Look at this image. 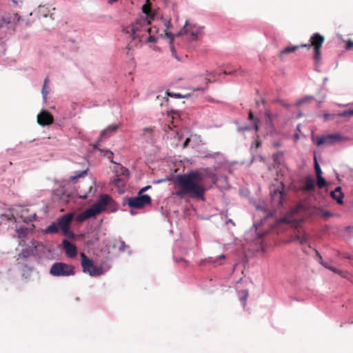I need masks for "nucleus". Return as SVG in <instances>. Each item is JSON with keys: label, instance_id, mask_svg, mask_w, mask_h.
Wrapping results in <instances>:
<instances>
[{"label": "nucleus", "instance_id": "f257e3e1", "mask_svg": "<svg viewBox=\"0 0 353 353\" xmlns=\"http://www.w3.org/2000/svg\"><path fill=\"white\" fill-rule=\"evenodd\" d=\"M205 175L200 170H193L188 173L177 175L174 184L180 189L176 192L177 196L190 195L192 198L203 199L205 192L204 179Z\"/></svg>", "mask_w": 353, "mask_h": 353}, {"label": "nucleus", "instance_id": "f03ea898", "mask_svg": "<svg viewBox=\"0 0 353 353\" xmlns=\"http://www.w3.org/2000/svg\"><path fill=\"white\" fill-rule=\"evenodd\" d=\"M309 214V201L306 197L297 203L286 215L285 219L292 223L296 228V237L299 244L302 246L303 252L307 253V248L309 247L307 233L302 229L300 223Z\"/></svg>", "mask_w": 353, "mask_h": 353}, {"label": "nucleus", "instance_id": "7ed1b4c3", "mask_svg": "<svg viewBox=\"0 0 353 353\" xmlns=\"http://www.w3.org/2000/svg\"><path fill=\"white\" fill-rule=\"evenodd\" d=\"M150 21L145 17L137 19L134 23L123 28L126 34H130L132 39L143 37L148 32Z\"/></svg>", "mask_w": 353, "mask_h": 353}, {"label": "nucleus", "instance_id": "20e7f679", "mask_svg": "<svg viewBox=\"0 0 353 353\" xmlns=\"http://www.w3.org/2000/svg\"><path fill=\"white\" fill-rule=\"evenodd\" d=\"M49 273L53 276H69L74 274V268L63 262L54 263L50 268Z\"/></svg>", "mask_w": 353, "mask_h": 353}, {"label": "nucleus", "instance_id": "39448f33", "mask_svg": "<svg viewBox=\"0 0 353 353\" xmlns=\"http://www.w3.org/2000/svg\"><path fill=\"white\" fill-rule=\"evenodd\" d=\"M80 256L81 265L84 273L88 274L92 276H97L103 274L102 268L95 265L94 262L90 259L84 253H81Z\"/></svg>", "mask_w": 353, "mask_h": 353}, {"label": "nucleus", "instance_id": "423d86ee", "mask_svg": "<svg viewBox=\"0 0 353 353\" xmlns=\"http://www.w3.org/2000/svg\"><path fill=\"white\" fill-rule=\"evenodd\" d=\"M325 41V37L319 33H314L310 37V48L313 50V59L316 63L321 61V48Z\"/></svg>", "mask_w": 353, "mask_h": 353}, {"label": "nucleus", "instance_id": "0eeeda50", "mask_svg": "<svg viewBox=\"0 0 353 353\" xmlns=\"http://www.w3.org/2000/svg\"><path fill=\"white\" fill-rule=\"evenodd\" d=\"M342 139L338 133L323 134L320 137H312L313 142L317 145H330L340 141Z\"/></svg>", "mask_w": 353, "mask_h": 353}, {"label": "nucleus", "instance_id": "6e6552de", "mask_svg": "<svg viewBox=\"0 0 353 353\" xmlns=\"http://www.w3.org/2000/svg\"><path fill=\"white\" fill-rule=\"evenodd\" d=\"M151 197L148 194H139L134 197H130L127 200L129 207L135 209L143 208L146 205L151 203Z\"/></svg>", "mask_w": 353, "mask_h": 353}, {"label": "nucleus", "instance_id": "1a4fd4ad", "mask_svg": "<svg viewBox=\"0 0 353 353\" xmlns=\"http://www.w3.org/2000/svg\"><path fill=\"white\" fill-rule=\"evenodd\" d=\"M276 180L279 181L281 189H280V188H272L270 190V196L273 204L276 207H279L283 205V201L284 199V181L279 176L276 179Z\"/></svg>", "mask_w": 353, "mask_h": 353}, {"label": "nucleus", "instance_id": "9d476101", "mask_svg": "<svg viewBox=\"0 0 353 353\" xmlns=\"http://www.w3.org/2000/svg\"><path fill=\"white\" fill-rule=\"evenodd\" d=\"M73 217L74 214L72 213H68L58 219L57 225L64 236L69 237L73 236V233L70 230Z\"/></svg>", "mask_w": 353, "mask_h": 353}, {"label": "nucleus", "instance_id": "9b49d317", "mask_svg": "<svg viewBox=\"0 0 353 353\" xmlns=\"http://www.w3.org/2000/svg\"><path fill=\"white\" fill-rule=\"evenodd\" d=\"M183 31L184 33L189 34L191 36L192 39L196 40L197 39L199 34L201 33V30L200 28L196 26L195 25L189 23L188 21H186ZM181 34L182 30L177 34V36H179Z\"/></svg>", "mask_w": 353, "mask_h": 353}, {"label": "nucleus", "instance_id": "f8f14e48", "mask_svg": "<svg viewBox=\"0 0 353 353\" xmlns=\"http://www.w3.org/2000/svg\"><path fill=\"white\" fill-rule=\"evenodd\" d=\"M17 214L20 216L24 223H29L34 221L36 218V213L30 212V210L26 207L21 206L17 210Z\"/></svg>", "mask_w": 353, "mask_h": 353}, {"label": "nucleus", "instance_id": "ddd939ff", "mask_svg": "<svg viewBox=\"0 0 353 353\" xmlns=\"http://www.w3.org/2000/svg\"><path fill=\"white\" fill-rule=\"evenodd\" d=\"M111 198L108 194H103L100 196L99 201L93 204L91 208L97 214H99L101 211H103L105 206L109 203Z\"/></svg>", "mask_w": 353, "mask_h": 353}, {"label": "nucleus", "instance_id": "4468645a", "mask_svg": "<svg viewBox=\"0 0 353 353\" xmlns=\"http://www.w3.org/2000/svg\"><path fill=\"white\" fill-rule=\"evenodd\" d=\"M53 122V116L47 110H42L37 115V123L41 126L49 125Z\"/></svg>", "mask_w": 353, "mask_h": 353}, {"label": "nucleus", "instance_id": "2eb2a0df", "mask_svg": "<svg viewBox=\"0 0 353 353\" xmlns=\"http://www.w3.org/2000/svg\"><path fill=\"white\" fill-rule=\"evenodd\" d=\"M63 249L65 250V254L69 258H74L77 254V250L75 245L72 243L67 239H64L62 242Z\"/></svg>", "mask_w": 353, "mask_h": 353}, {"label": "nucleus", "instance_id": "dca6fc26", "mask_svg": "<svg viewBox=\"0 0 353 353\" xmlns=\"http://www.w3.org/2000/svg\"><path fill=\"white\" fill-rule=\"evenodd\" d=\"M314 169L316 171V178H317V185L319 188H322L325 186L326 181L325 179L322 176V171L320 165H319L316 154L314 157Z\"/></svg>", "mask_w": 353, "mask_h": 353}, {"label": "nucleus", "instance_id": "f3484780", "mask_svg": "<svg viewBox=\"0 0 353 353\" xmlns=\"http://www.w3.org/2000/svg\"><path fill=\"white\" fill-rule=\"evenodd\" d=\"M97 214L94 211V210L92 209V208H89L86 210H85L83 212L81 213L77 216V220L80 222H83L85 221L86 219L95 216Z\"/></svg>", "mask_w": 353, "mask_h": 353}, {"label": "nucleus", "instance_id": "a211bd4d", "mask_svg": "<svg viewBox=\"0 0 353 353\" xmlns=\"http://www.w3.org/2000/svg\"><path fill=\"white\" fill-rule=\"evenodd\" d=\"M305 46H307L306 45H302V46H288L285 48H283V50H281L280 52H279V57L283 59L285 58V57L287 55V54H289L292 52H294L296 50L299 49L300 47H305Z\"/></svg>", "mask_w": 353, "mask_h": 353}, {"label": "nucleus", "instance_id": "6ab92c4d", "mask_svg": "<svg viewBox=\"0 0 353 353\" xmlns=\"http://www.w3.org/2000/svg\"><path fill=\"white\" fill-rule=\"evenodd\" d=\"M330 195L339 204H342L343 203V193L341 191V187H336L334 191L331 192Z\"/></svg>", "mask_w": 353, "mask_h": 353}, {"label": "nucleus", "instance_id": "aec40b11", "mask_svg": "<svg viewBox=\"0 0 353 353\" xmlns=\"http://www.w3.org/2000/svg\"><path fill=\"white\" fill-rule=\"evenodd\" d=\"M120 124H114L108 126L105 129H104L101 133V137H108L111 136L113 133H114L119 128Z\"/></svg>", "mask_w": 353, "mask_h": 353}, {"label": "nucleus", "instance_id": "412c9836", "mask_svg": "<svg viewBox=\"0 0 353 353\" xmlns=\"http://www.w3.org/2000/svg\"><path fill=\"white\" fill-rule=\"evenodd\" d=\"M314 214L319 217L324 218L325 219H327L329 217L332 216V214L322 209H313L310 208V215Z\"/></svg>", "mask_w": 353, "mask_h": 353}, {"label": "nucleus", "instance_id": "4be33fe9", "mask_svg": "<svg viewBox=\"0 0 353 353\" xmlns=\"http://www.w3.org/2000/svg\"><path fill=\"white\" fill-rule=\"evenodd\" d=\"M225 256L224 254H221L220 256H219V257L216 259H213L212 257H209L208 259H206L203 260V261H201V264L205 265L206 263H213L215 265H221V263L218 262V261L223 260V259H225Z\"/></svg>", "mask_w": 353, "mask_h": 353}, {"label": "nucleus", "instance_id": "5701e85b", "mask_svg": "<svg viewBox=\"0 0 353 353\" xmlns=\"http://www.w3.org/2000/svg\"><path fill=\"white\" fill-rule=\"evenodd\" d=\"M314 253L317 257V261L321 263L325 268L332 270V272H336V273H339L340 271L336 269V268H333V267H330L329 266L327 263H325L323 262V260H322V257L321 256V254H319V252L316 250H314Z\"/></svg>", "mask_w": 353, "mask_h": 353}, {"label": "nucleus", "instance_id": "b1692460", "mask_svg": "<svg viewBox=\"0 0 353 353\" xmlns=\"http://www.w3.org/2000/svg\"><path fill=\"white\" fill-rule=\"evenodd\" d=\"M12 17L10 14L5 15H0V28H2L4 25H8L11 22Z\"/></svg>", "mask_w": 353, "mask_h": 353}, {"label": "nucleus", "instance_id": "393cba45", "mask_svg": "<svg viewBox=\"0 0 353 353\" xmlns=\"http://www.w3.org/2000/svg\"><path fill=\"white\" fill-rule=\"evenodd\" d=\"M58 231H59V226H58L57 223H56L54 222L52 223L45 230L46 233H48V234H55V233H57Z\"/></svg>", "mask_w": 353, "mask_h": 353}, {"label": "nucleus", "instance_id": "a878e982", "mask_svg": "<svg viewBox=\"0 0 353 353\" xmlns=\"http://www.w3.org/2000/svg\"><path fill=\"white\" fill-rule=\"evenodd\" d=\"M166 37L170 39V48L172 51V55L176 57V50L173 45V41L175 36L172 32H166Z\"/></svg>", "mask_w": 353, "mask_h": 353}, {"label": "nucleus", "instance_id": "bb28decb", "mask_svg": "<svg viewBox=\"0 0 353 353\" xmlns=\"http://www.w3.org/2000/svg\"><path fill=\"white\" fill-rule=\"evenodd\" d=\"M248 118L250 120L252 121L253 128L255 130V131H258L259 120L254 117L253 112L251 110L249 112Z\"/></svg>", "mask_w": 353, "mask_h": 353}, {"label": "nucleus", "instance_id": "cd10ccee", "mask_svg": "<svg viewBox=\"0 0 353 353\" xmlns=\"http://www.w3.org/2000/svg\"><path fill=\"white\" fill-rule=\"evenodd\" d=\"M261 146V141L260 139L257 137L254 141L252 143L250 150L252 153L255 152L258 148H259Z\"/></svg>", "mask_w": 353, "mask_h": 353}, {"label": "nucleus", "instance_id": "c85d7f7f", "mask_svg": "<svg viewBox=\"0 0 353 353\" xmlns=\"http://www.w3.org/2000/svg\"><path fill=\"white\" fill-rule=\"evenodd\" d=\"M336 116L339 117H353V110H347L343 111L341 112H339Z\"/></svg>", "mask_w": 353, "mask_h": 353}, {"label": "nucleus", "instance_id": "c756f323", "mask_svg": "<svg viewBox=\"0 0 353 353\" xmlns=\"http://www.w3.org/2000/svg\"><path fill=\"white\" fill-rule=\"evenodd\" d=\"M87 174V170L79 172L78 174L74 176H71L70 179L72 181H75L79 178L83 177Z\"/></svg>", "mask_w": 353, "mask_h": 353}, {"label": "nucleus", "instance_id": "7c9ffc66", "mask_svg": "<svg viewBox=\"0 0 353 353\" xmlns=\"http://www.w3.org/2000/svg\"><path fill=\"white\" fill-rule=\"evenodd\" d=\"M303 183V186L300 188L304 193L307 194L309 191V176L305 177Z\"/></svg>", "mask_w": 353, "mask_h": 353}, {"label": "nucleus", "instance_id": "2f4dec72", "mask_svg": "<svg viewBox=\"0 0 353 353\" xmlns=\"http://www.w3.org/2000/svg\"><path fill=\"white\" fill-rule=\"evenodd\" d=\"M142 10L147 16L150 15V13L151 12V6L148 0L147 1V3L143 6Z\"/></svg>", "mask_w": 353, "mask_h": 353}, {"label": "nucleus", "instance_id": "473e14b6", "mask_svg": "<svg viewBox=\"0 0 353 353\" xmlns=\"http://www.w3.org/2000/svg\"><path fill=\"white\" fill-rule=\"evenodd\" d=\"M159 32V28H157L156 26H152V27H150L148 26V33L149 34H154L155 33H158Z\"/></svg>", "mask_w": 353, "mask_h": 353}, {"label": "nucleus", "instance_id": "72a5a7b5", "mask_svg": "<svg viewBox=\"0 0 353 353\" xmlns=\"http://www.w3.org/2000/svg\"><path fill=\"white\" fill-rule=\"evenodd\" d=\"M167 94L170 97L177 98V99L185 97V96L181 95V94H176V93L169 92H167Z\"/></svg>", "mask_w": 353, "mask_h": 353}, {"label": "nucleus", "instance_id": "f704fd0d", "mask_svg": "<svg viewBox=\"0 0 353 353\" xmlns=\"http://www.w3.org/2000/svg\"><path fill=\"white\" fill-rule=\"evenodd\" d=\"M121 174L128 178L129 176V170L125 168L121 167Z\"/></svg>", "mask_w": 353, "mask_h": 353}, {"label": "nucleus", "instance_id": "c9c22d12", "mask_svg": "<svg viewBox=\"0 0 353 353\" xmlns=\"http://www.w3.org/2000/svg\"><path fill=\"white\" fill-rule=\"evenodd\" d=\"M164 26H165V34H166V32H169L168 31V30L171 26V21H170V20H167V19L164 20Z\"/></svg>", "mask_w": 353, "mask_h": 353}, {"label": "nucleus", "instance_id": "e433bc0d", "mask_svg": "<svg viewBox=\"0 0 353 353\" xmlns=\"http://www.w3.org/2000/svg\"><path fill=\"white\" fill-rule=\"evenodd\" d=\"M121 181V179L120 177V175L117 174L113 180L114 183L115 184V185L119 186V185H120Z\"/></svg>", "mask_w": 353, "mask_h": 353}, {"label": "nucleus", "instance_id": "4c0bfd02", "mask_svg": "<svg viewBox=\"0 0 353 353\" xmlns=\"http://www.w3.org/2000/svg\"><path fill=\"white\" fill-rule=\"evenodd\" d=\"M157 41V38L154 34H150L149 37L147 39L148 42L150 43H155Z\"/></svg>", "mask_w": 353, "mask_h": 353}, {"label": "nucleus", "instance_id": "58836bf2", "mask_svg": "<svg viewBox=\"0 0 353 353\" xmlns=\"http://www.w3.org/2000/svg\"><path fill=\"white\" fill-rule=\"evenodd\" d=\"M323 118L325 120H332V119H334V114H323Z\"/></svg>", "mask_w": 353, "mask_h": 353}, {"label": "nucleus", "instance_id": "ea45409f", "mask_svg": "<svg viewBox=\"0 0 353 353\" xmlns=\"http://www.w3.org/2000/svg\"><path fill=\"white\" fill-rule=\"evenodd\" d=\"M150 188H151V186L150 185H147L143 188H141L138 193H139V194H143V193L144 192H145L146 190H149Z\"/></svg>", "mask_w": 353, "mask_h": 353}, {"label": "nucleus", "instance_id": "a19ab883", "mask_svg": "<svg viewBox=\"0 0 353 353\" xmlns=\"http://www.w3.org/2000/svg\"><path fill=\"white\" fill-rule=\"evenodd\" d=\"M120 245H120V246H119V250L124 251V250H125V248H128V245H126L125 244V243H124V242H123V241H121V242L120 243Z\"/></svg>", "mask_w": 353, "mask_h": 353}, {"label": "nucleus", "instance_id": "79ce46f5", "mask_svg": "<svg viewBox=\"0 0 353 353\" xmlns=\"http://www.w3.org/2000/svg\"><path fill=\"white\" fill-rule=\"evenodd\" d=\"M352 48H353V41H351V40H349V41L347 42V43H346V47H345V48H346L347 50H350V49H351Z\"/></svg>", "mask_w": 353, "mask_h": 353}, {"label": "nucleus", "instance_id": "37998d69", "mask_svg": "<svg viewBox=\"0 0 353 353\" xmlns=\"http://www.w3.org/2000/svg\"><path fill=\"white\" fill-rule=\"evenodd\" d=\"M105 156H106V157L109 159H112V157H113V152H111V151H109V150H107L105 152Z\"/></svg>", "mask_w": 353, "mask_h": 353}, {"label": "nucleus", "instance_id": "c03bdc74", "mask_svg": "<svg viewBox=\"0 0 353 353\" xmlns=\"http://www.w3.org/2000/svg\"><path fill=\"white\" fill-rule=\"evenodd\" d=\"M251 130V127L250 126L240 127L239 128V131H247V130Z\"/></svg>", "mask_w": 353, "mask_h": 353}, {"label": "nucleus", "instance_id": "a18cd8bd", "mask_svg": "<svg viewBox=\"0 0 353 353\" xmlns=\"http://www.w3.org/2000/svg\"><path fill=\"white\" fill-rule=\"evenodd\" d=\"M46 89L47 86L43 85L41 92L44 97H46V94H48V91Z\"/></svg>", "mask_w": 353, "mask_h": 353}, {"label": "nucleus", "instance_id": "49530a36", "mask_svg": "<svg viewBox=\"0 0 353 353\" xmlns=\"http://www.w3.org/2000/svg\"><path fill=\"white\" fill-rule=\"evenodd\" d=\"M190 138H187V139L185 140V141H184V143H183V148H186V147L188 146V143H189V142H190Z\"/></svg>", "mask_w": 353, "mask_h": 353}, {"label": "nucleus", "instance_id": "de8ad7c7", "mask_svg": "<svg viewBox=\"0 0 353 353\" xmlns=\"http://www.w3.org/2000/svg\"><path fill=\"white\" fill-rule=\"evenodd\" d=\"M236 72V71H229V70H225L224 71V74H229V75H231V74H234Z\"/></svg>", "mask_w": 353, "mask_h": 353}, {"label": "nucleus", "instance_id": "09e8293b", "mask_svg": "<svg viewBox=\"0 0 353 353\" xmlns=\"http://www.w3.org/2000/svg\"><path fill=\"white\" fill-rule=\"evenodd\" d=\"M152 130L150 128H145L144 129V132L145 133H150H150H152Z\"/></svg>", "mask_w": 353, "mask_h": 353}, {"label": "nucleus", "instance_id": "8fccbe9b", "mask_svg": "<svg viewBox=\"0 0 353 353\" xmlns=\"http://www.w3.org/2000/svg\"><path fill=\"white\" fill-rule=\"evenodd\" d=\"M310 190H312L314 187V182L313 180H312L310 179Z\"/></svg>", "mask_w": 353, "mask_h": 353}, {"label": "nucleus", "instance_id": "3c124183", "mask_svg": "<svg viewBox=\"0 0 353 353\" xmlns=\"http://www.w3.org/2000/svg\"><path fill=\"white\" fill-rule=\"evenodd\" d=\"M48 82V77H47L45 79V80H44V84H43V85L47 86Z\"/></svg>", "mask_w": 353, "mask_h": 353}, {"label": "nucleus", "instance_id": "603ef678", "mask_svg": "<svg viewBox=\"0 0 353 353\" xmlns=\"http://www.w3.org/2000/svg\"><path fill=\"white\" fill-rule=\"evenodd\" d=\"M265 116H266V117H267V118H268L269 119H270V112L267 111V112H265Z\"/></svg>", "mask_w": 353, "mask_h": 353}, {"label": "nucleus", "instance_id": "864d4df0", "mask_svg": "<svg viewBox=\"0 0 353 353\" xmlns=\"http://www.w3.org/2000/svg\"><path fill=\"white\" fill-rule=\"evenodd\" d=\"M118 0H108V3L110 4H112L114 2H117Z\"/></svg>", "mask_w": 353, "mask_h": 353}, {"label": "nucleus", "instance_id": "5fc2aeb1", "mask_svg": "<svg viewBox=\"0 0 353 353\" xmlns=\"http://www.w3.org/2000/svg\"><path fill=\"white\" fill-rule=\"evenodd\" d=\"M14 17L17 19V21H19V19H20V17L19 16V14H14Z\"/></svg>", "mask_w": 353, "mask_h": 353}, {"label": "nucleus", "instance_id": "6e6d98bb", "mask_svg": "<svg viewBox=\"0 0 353 353\" xmlns=\"http://www.w3.org/2000/svg\"><path fill=\"white\" fill-rule=\"evenodd\" d=\"M14 5H17V1L16 0H11Z\"/></svg>", "mask_w": 353, "mask_h": 353}, {"label": "nucleus", "instance_id": "4d7b16f0", "mask_svg": "<svg viewBox=\"0 0 353 353\" xmlns=\"http://www.w3.org/2000/svg\"><path fill=\"white\" fill-rule=\"evenodd\" d=\"M294 138H295L296 140L298 139H299V135L297 134H294Z\"/></svg>", "mask_w": 353, "mask_h": 353}, {"label": "nucleus", "instance_id": "13d9d810", "mask_svg": "<svg viewBox=\"0 0 353 353\" xmlns=\"http://www.w3.org/2000/svg\"><path fill=\"white\" fill-rule=\"evenodd\" d=\"M297 130L301 132V130L299 129V125L297 126Z\"/></svg>", "mask_w": 353, "mask_h": 353}, {"label": "nucleus", "instance_id": "bf43d9fd", "mask_svg": "<svg viewBox=\"0 0 353 353\" xmlns=\"http://www.w3.org/2000/svg\"><path fill=\"white\" fill-rule=\"evenodd\" d=\"M274 160L276 161V155H274Z\"/></svg>", "mask_w": 353, "mask_h": 353}, {"label": "nucleus", "instance_id": "052dcab7", "mask_svg": "<svg viewBox=\"0 0 353 353\" xmlns=\"http://www.w3.org/2000/svg\"><path fill=\"white\" fill-rule=\"evenodd\" d=\"M256 105L259 106V102H256Z\"/></svg>", "mask_w": 353, "mask_h": 353}]
</instances>
